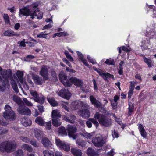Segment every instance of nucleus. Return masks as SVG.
I'll use <instances>...</instances> for the list:
<instances>
[{"label":"nucleus","instance_id":"12","mask_svg":"<svg viewBox=\"0 0 156 156\" xmlns=\"http://www.w3.org/2000/svg\"><path fill=\"white\" fill-rule=\"evenodd\" d=\"M18 112L21 114L25 115H30L31 114L30 109L24 105L19 106L17 109Z\"/></svg>","mask_w":156,"mask_h":156},{"label":"nucleus","instance_id":"27","mask_svg":"<svg viewBox=\"0 0 156 156\" xmlns=\"http://www.w3.org/2000/svg\"><path fill=\"white\" fill-rule=\"evenodd\" d=\"M128 112L127 115L128 116H130L131 115V113L134 111V105L131 102H130L128 104Z\"/></svg>","mask_w":156,"mask_h":156},{"label":"nucleus","instance_id":"38","mask_svg":"<svg viewBox=\"0 0 156 156\" xmlns=\"http://www.w3.org/2000/svg\"><path fill=\"white\" fill-rule=\"evenodd\" d=\"M22 147L24 150H27L29 152H32L33 151L32 147L27 144L23 145L22 146Z\"/></svg>","mask_w":156,"mask_h":156},{"label":"nucleus","instance_id":"18","mask_svg":"<svg viewBox=\"0 0 156 156\" xmlns=\"http://www.w3.org/2000/svg\"><path fill=\"white\" fill-rule=\"evenodd\" d=\"M32 79L34 83L37 85H41L43 83V81H44L43 79L37 75H32Z\"/></svg>","mask_w":156,"mask_h":156},{"label":"nucleus","instance_id":"3","mask_svg":"<svg viewBox=\"0 0 156 156\" xmlns=\"http://www.w3.org/2000/svg\"><path fill=\"white\" fill-rule=\"evenodd\" d=\"M15 146L14 144L7 141H4L0 144V151L2 152H11L14 151Z\"/></svg>","mask_w":156,"mask_h":156},{"label":"nucleus","instance_id":"16","mask_svg":"<svg viewBox=\"0 0 156 156\" xmlns=\"http://www.w3.org/2000/svg\"><path fill=\"white\" fill-rule=\"evenodd\" d=\"M99 75L105 81H108V79H109L110 78L113 80L114 79V77L113 75H111L108 73H104L103 71H101Z\"/></svg>","mask_w":156,"mask_h":156},{"label":"nucleus","instance_id":"8","mask_svg":"<svg viewBox=\"0 0 156 156\" xmlns=\"http://www.w3.org/2000/svg\"><path fill=\"white\" fill-rule=\"evenodd\" d=\"M55 144L61 150L66 151H69L70 150V146L59 139H55Z\"/></svg>","mask_w":156,"mask_h":156},{"label":"nucleus","instance_id":"63","mask_svg":"<svg viewBox=\"0 0 156 156\" xmlns=\"http://www.w3.org/2000/svg\"><path fill=\"white\" fill-rule=\"evenodd\" d=\"M130 86L129 87V89L130 90H134V88L135 86V83H133L131 81L130 82Z\"/></svg>","mask_w":156,"mask_h":156},{"label":"nucleus","instance_id":"20","mask_svg":"<svg viewBox=\"0 0 156 156\" xmlns=\"http://www.w3.org/2000/svg\"><path fill=\"white\" fill-rule=\"evenodd\" d=\"M76 143L80 147L85 148L87 147V142L80 139H77V140Z\"/></svg>","mask_w":156,"mask_h":156},{"label":"nucleus","instance_id":"40","mask_svg":"<svg viewBox=\"0 0 156 156\" xmlns=\"http://www.w3.org/2000/svg\"><path fill=\"white\" fill-rule=\"evenodd\" d=\"M11 85L13 90L16 93H18L19 92V90L16 83L15 82H12Z\"/></svg>","mask_w":156,"mask_h":156},{"label":"nucleus","instance_id":"57","mask_svg":"<svg viewBox=\"0 0 156 156\" xmlns=\"http://www.w3.org/2000/svg\"><path fill=\"white\" fill-rule=\"evenodd\" d=\"M112 136L114 138H118L119 137L118 132L117 131L114 130L112 133Z\"/></svg>","mask_w":156,"mask_h":156},{"label":"nucleus","instance_id":"22","mask_svg":"<svg viewBox=\"0 0 156 156\" xmlns=\"http://www.w3.org/2000/svg\"><path fill=\"white\" fill-rule=\"evenodd\" d=\"M42 143L45 147H50L51 142L47 138H44L42 139Z\"/></svg>","mask_w":156,"mask_h":156},{"label":"nucleus","instance_id":"54","mask_svg":"<svg viewBox=\"0 0 156 156\" xmlns=\"http://www.w3.org/2000/svg\"><path fill=\"white\" fill-rule=\"evenodd\" d=\"M48 34H45L43 33V32H41L39 34H37V38H47V35Z\"/></svg>","mask_w":156,"mask_h":156},{"label":"nucleus","instance_id":"36","mask_svg":"<svg viewBox=\"0 0 156 156\" xmlns=\"http://www.w3.org/2000/svg\"><path fill=\"white\" fill-rule=\"evenodd\" d=\"M82 102L81 101H75L74 103V108L75 110H77L80 108L81 106V104Z\"/></svg>","mask_w":156,"mask_h":156},{"label":"nucleus","instance_id":"41","mask_svg":"<svg viewBox=\"0 0 156 156\" xmlns=\"http://www.w3.org/2000/svg\"><path fill=\"white\" fill-rule=\"evenodd\" d=\"M51 73L53 80L55 81H57L58 80V77L56 72L54 70H52L51 71Z\"/></svg>","mask_w":156,"mask_h":156},{"label":"nucleus","instance_id":"1","mask_svg":"<svg viewBox=\"0 0 156 156\" xmlns=\"http://www.w3.org/2000/svg\"><path fill=\"white\" fill-rule=\"evenodd\" d=\"M94 118L98 120L99 123L105 127H108L111 124V120L106 116L98 112H96L94 116Z\"/></svg>","mask_w":156,"mask_h":156},{"label":"nucleus","instance_id":"52","mask_svg":"<svg viewBox=\"0 0 156 156\" xmlns=\"http://www.w3.org/2000/svg\"><path fill=\"white\" fill-rule=\"evenodd\" d=\"M140 133L141 136L144 138H146L147 136V133L144 129L143 130H141L140 131Z\"/></svg>","mask_w":156,"mask_h":156},{"label":"nucleus","instance_id":"6","mask_svg":"<svg viewBox=\"0 0 156 156\" xmlns=\"http://www.w3.org/2000/svg\"><path fill=\"white\" fill-rule=\"evenodd\" d=\"M62 116L57 110H52L51 114L52 124L55 127H58L61 125L62 123L60 119Z\"/></svg>","mask_w":156,"mask_h":156},{"label":"nucleus","instance_id":"5","mask_svg":"<svg viewBox=\"0 0 156 156\" xmlns=\"http://www.w3.org/2000/svg\"><path fill=\"white\" fill-rule=\"evenodd\" d=\"M19 16L20 15L23 16H24L27 17L28 16H30L32 19H33L34 18V16H36L37 13L36 10H34L33 12L31 11L28 8V6H24L22 8L19 9Z\"/></svg>","mask_w":156,"mask_h":156},{"label":"nucleus","instance_id":"29","mask_svg":"<svg viewBox=\"0 0 156 156\" xmlns=\"http://www.w3.org/2000/svg\"><path fill=\"white\" fill-rule=\"evenodd\" d=\"M66 130H67L64 127L61 126L58 129V132L59 134L62 135H67Z\"/></svg>","mask_w":156,"mask_h":156},{"label":"nucleus","instance_id":"61","mask_svg":"<svg viewBox=\"0 0 156 156\" xmlns=\"http://www.w3.org/2000/svg\"><path fill=\"white\" fill-rule=\"evenodd\" d=\"M93 82L94 84V88L95 90H97L98 89V87L97 85L96 82L94 79L93 80Z\"/></svg>","mask_w":156,"mask_h":156},{"label":"nucleus","instance_id":"10","mask_svg":"<svg viewBox=\"0 0 156 156\" xmlns=\"http://www.w3.org/2000/svg\"><path fill=\"white\" fill-rule=\"evenodd\" d=\"M39 74L42 76L44 81L48 80L49 79L48 70L45 66H42L41 70L39 72Z\"/></svg>","mask_w":156,"mask_h":156},{"label":"nucleus","instance_id":"47","mask_svg":"<svg viewBox=\"0 0 156 156\" xmlns=\"http://www.w3.org/2000/svg\"><path fill=\"white\" fill-rule=\"evenodd\" d=\"M30 94L34 98L35 101L39 97L38 94L36 91L31 92Z\"/></svg>","mask_w":156,"mask_h":156},{"label":"nucleus","instance_id":"55","mask_svg":"<svg viewBox=\"0 0 156 156\" xmlns=\"http://www.w3.org/2000/svg\"><path fill=\"white\" fill-rule=\"evenodd\" d=\"M129 46H128V48L126 47L125 46H122L121 47L122 50L126 52H128L130 51L131 50V48H130L129 47Z\"/></svg>","mask_w":156,"mask_h":156},{"label":"nucleus","instance_id":"53","mask_svg":"<svg viewBox=\"0 0 156 156\" xmlns=\"http://www.w3.org/2000/svg\"><path fill=\"white\" fill-rule=\"evenodd\" d=\"M58 37H60L61 36H67L69 35V34L67 33V32L63 31L58 33Z\"/></svg>","mask_w":156,"mask_h":156},{"label":"nucleus","instance_id":"59","mask_svg":"<svg viewBox=\"0 0 156 156\" xmlns=\"http://www.w3.org/2000/svg\"><path fill=\"white\" fill-rule=\"evenodd\" d=\"M87 58L88 61L92 63L93 64H95L96 61L94 59H93L89 56H87Z\"/></svg>","mask_w":156,"mask_h":156},{"label":"nucleus","instance_id":"7","mask_svg":"<svg viewBox=\"0 0 156 156\" xmlns=\"http://www.w3.org/2000/svg\"><path fill=\"white\" fill-rule=\"evenodd\" d=\"M70 78L63 72H60L59 75L60 81L66 87H68L71 86V84L70 83Z\"/></svg>","mask_w":156,"mask_h":156},{"label":"nucleus","instance_id":"24","mask_svg":"<svg viewBox=\"0 0 156 156\" xmlns=\"http://www.w3.org/2000/svg\"><path fill=\"white\" fill-rule=\"evenodd\" d=\"M16 74L19 79L21 83H23V73L21 71L18 70L16 73Z\"/></svg>","mask_w":156,"mask_h":156},{"label":"nucleus","instance_id":"13","mask_svg":"<svg viewBox=\"0 0 156 156\" xmlns=\"http://www.w3.org/2000/svg\"><path fill=\"white\" fill-rule=\"evenodd\" d=\"M92 142L95 146L98 147H101L104 144L103 138L100 136L93 138L92 140Z\"/></svg>","mask_w":156,"mask_h":156},{"label":"nucleus","instance_id":"2","mask_svg":"<svg viewBox=\"0 0 156 156\" xmlns=\"http://www.w3.org/2000/svg\"><path fill=\"white\" fill-rule=\"evenodd\" d=\"M2 75V77L5 79V80H0L1 82L2 83V86H0L2 87L1 89H0L1 90H5V88L6 85V83H8V79L9 78L10 80L12 79V73L10 69H9V70H5L4 71L3 73H1Z\"/></svg>","mask_w":156,"mask_h":156},{"label":"nucleus","instance_id":"49","mask_svg":"<svg viewBox=\"0 0 156 156\" xmlns=\"http://www.w3.org/2000/svg\"><path fill=\"white\" fill-rule=\"evenodd\" d=\"M17 98L16 99V101L19 105V106L20 105H24V103L23 101L20 98L18 99V97L17 96Z\"/></svg>","mask_w":156,"mask_h":156},{"label":"nucleus","instance_id":"4","mask_svg":"<svg viewBox=\"0 0 156 156\" xmlns=\"http://www.w3.org/2000/svg\"><path fill=\"white\" fill-rule=\"evenodd\" d=\"M5 111L3 114V116L5 119L14 120L16 118V115L11 107L9 105H6L5 107Z\"/></svg>","mask_w":156,"mask_h":156},{"label":"nucleus","instance_id":"14","mask_svg":"<svg viewBox=\"0 0 156 156\" xmlns=\"http://www.w3.org/2000/svg\"><path fill=\"white\" fill-rule=\"evenodd\" d=\"M59 96L62 98L69 100L71 96V93L68 89H62L59 93Z\"/></svg>","mask_w":156,"mask_h":156},{"label":"nucleus","instance_id":"50","mask_svg":"<svg viewBox=\"0 0 156 156\" xmlns=\"http://www.w3.org/2000/svg\"><path fill=\"white\" fill-rule=\"evenodd\" d=\"M23 100L24 103L27 106H31L33 105V104L29 101L26 98H23Z\"/></svg>","mask_w":156,"mask_h":156},{"label":"nucleus","instance_id":"9","mask_svg":"<svg viewBox=\"0 0 156 156\" xmlns=\"http://www.w3.org/2000/svg\"><path fill=\"white\" fill-rule=\"evenodd\" d=\"M66 130L69 136L72 137L74 139H76V138L77 135L74 134L77 130V129L76 127L69 125L67 126Z\"/></svg>","mask_w":156,"mask_h":156},{"label":"nucleus","instance_id":"34","mask_svg":"<svg viewBox=\"0 0 156 156\" xmlns=\"http://www.w3.org/2000/svg\"><path fill=\"white\" fill-rule=\"evenodd\" d=\"M48 101L49 103L52 106H56L58 105V103L54 99L51 98H47Z\"/></svg>","mask_w":156,"mask_h":156},{"label":"nucleus","instance_id":"60","mask_svg":"<svg viewBox=\"0 0 156 156\" xmlns=\"http://www.w3.org/2000/svg\"><path fill=\"white\" fill-rule=\"evenodd\" d=\"M46 128L48 130H50L51 126V122L50 121L46 122Z\"/></svg>","mask_w":156,"mask_h":156},{"label":"nucleus","instance_id":"26","mask_svg":"<svg viewBox=\"0 0 156 156\" xmlns=\"http://www.w3.org/2000/svg\"><path fill=\"white\" fill-rule=\"evenodd\" d=\"M35 122L36 123L41 126H44L45 124L44 121L41 116L37 117L35 120Z\"/></svg>","mask_w":156,"mask_h":156},{"label":"nucleus","instance_id":"15","mask_svg":"<svg viewBox=\"0 0 156 156\" xmlns=\"http://www.w3.org/2000/svg\"><path fill=\"white\" fill-rule=\"evenodd\" d=\"M70 83L71 85L74 84L77 87H81L83 85V81L80 79H78L75 77H71Z\"/></svg>","mask_w":156,"mask_h":156},{"label":"nucleus","instance_id":"44","mask_svg":"<svg viewBox=\"0 0 156 156\" xmlns=\"http://www.w3.org/2000/svg\"><path fill=\"white\" fill-rule=\"evenodd\" d=\"M20 138L22 141L26 143H29L30 140V139L27 137L21 136Z\"/></svg>","mask_w":156,"mask_h":156},{"label":"nucleus","instance_id":"58","mask_svg":"<svg viewBox=\"0 0 156 156\" xmlns=\"http://www.w3.org/2000/svg\"><path fill=\"white\" fill-rule=\"evenodd\" d=\"M117 102H113L112 101L111 102V105L113 109H115L117 108Z\"/></svg>","mask_w":156,"mask_h":156},{"label":"nucleus","instance_id":"35","mask_svg":"<svg viewBox=\"0 0 156 156\" xmlns=\"http://www.w3.org/2000/svg\"><path fill=\"white\" fill-rule=\"evenodd\" d=\"M97 119L94 118H90L88 119V120L90 121L97 128L98 127L99 124L97 121L96 120Z\"/></svg>","mask_w":156,"mask_h":156},{"label":"nucleus","instance_id":"43","mask_svg":"<svg viewBox=\"0 0 156 156\" xmlns=\"http://www.w3.org/2000/svg\"><path fill=\"white\" fill-rule=\"evenodd\" d=\"M32 124L31 120L29 118L25 119L23 122V125L25 126H28Z\"/></svg>","mask_w":156,"mask_h":156},{"label":"nucleus","instance_id":"17","mask_svg":"<svg viewBox=\"0 0 156 156\" xmlns=\"http://www.w3.org/2000/svg\"><path fill=\"white\" fill-rule=\"evenodd\" d=\"M90 99L91 104L96 108L100 107L102 104L101 102L98 100H96L95 98L92 95L90 96Z\"/></svg>","mask_w":156,"mask_h":156},{"label":"nucleus","instance_id":"30","mask_svg":"<svg viewBox=\"0 0 156 156\" xmlns=\"http://www.w3.org/2000/svg\"><path fill=\"white\" fill-rule=\"evenodd\" d=\"M45 99V98L42 95V96L39 97L35 101L42 105L44 103Z\"/></svg>","mask_w":156,"mask_h":156},{"label":"nucleus","instance_id":"45","mask_svg":"<svg viewBox=\"0 0 156 156\" xmlns=\"http://www.w3.org/2000/svg\"><path fill=\"white\" fill-rule=\"evenodd\" d=\"M35 58V57L32 55H27L26 57H24V60L25 61L27 62H30V59H32Z\"/></svg>","mask_w":156,"mask_h":156},{"label":"nucleus","instance_id":"33","mask_svg":"<svg viewBox=\"0 0 156 156\" xmlns=\"http://www.w3.org/2000/svg\"><path fill=\"white\" fill-rule=\"evenodd\" d=\"M43 153L44 156H55L54 152L52 151L45 150Z\"/></svg>","mask_w":156,"mask_h":156},{"label":"nucleus","instance_id":"32","mask_svg":"<svg viewBox=\"0 0 156 156\" xmlns=\"http://www.w3.org/2000/svg\"><path fill=\"white\" fill-rule=\"evenodd\" d=\"M3 18L4 20L5 24H10V23L9 17L7 14L4 13L3 15Z\"/></svg>","mask_w":156,"mask_h":156},{"label":"nucleus","instance_id":"42","mask_svg":"<svg viewBox=\"0 0 156 156\" xmlns=\"http://www.w3.org/2000/svg\"><path fill=\"white\" fill-rule=\"evenodd\" d=\"M64 53L66 58L71 62L73 61V58L71 57V55L69 52L67 50H66L64 52Z\"/></svg>","mask_w":156,"mask_h":156},{"label":"nucleus","instance_id":"19","mask_svg":"<svg viewBox=\"0 0 156 156\" xmlns=\"http://www.w3.org/2000/svg\"><path fill=\"white\" fill-rule=\"evenodd\" d=\"M145 35L147 37L150 36L149 38V40L155 38L156 40V31L153 29L150 30L149 31L147 32L145 34Z\"/></svg>","mask_w":156,"mask_h":156},{"label":"nucleus","instance_id":"62","mask_svg":"<svg viewBox=\"0 0 156 156\" xmlns=\"http://www.w3.org/2000/svg\"><path fill=\"white\" fill-rule=\"evenodd\" d=\"M80 60L85 66H89L88 63L87 62V60L84 58V57L83 58H81V59Z\"/></svg>","mask_w":156,"mask_h":156},{"label":"nucleus","instance_id":"39","mask_svg":"<svg viewBox=\"0 0 156 156\" xmlns=\"http://www.w3.org/2000/svg\"><path fill=\"white\" fill-rule=\"evenodd\" d=\"M105 63L108 65H113L115 64L114 60L113 59H112L111 58L107 59L106 61L105 62Z\"/></svg>","mask_w":156,"mask_h":156},{"label":"nucleus","instance_id":"31","mask_svg":"<svg viewBox=\"0 0 156 156\" xmlns=\"http://www.w3.org/2000/svg\"><path fill=\"white\" fill-rule=\"evenodd\" d=\"M87 153L88 156H94L96 154V152L94 151V150L90 147L88 148L87 150Z\"/></svg>","mask_w":156,"mask_h":156},{"label":"nucleus","instance_id":"25","mask_svg":"<svg viewBox=\"0 0 156 156\" xmlns=\"http://www.w3.org/2000/svg\"><path fill=\"white\" fill-rule=\"evenodd\" d=\"M81 115L83 117L88 118L90 116V112L87 109H83L81 111Z\"/></svg>","mask_w":156,"mask_h":156},{"label":"nucleus","instance_id":"11","mask_svg":"<svg viewBox=\"0 0 156 156\" xmlns=\"http://www.w3.org/2000/svg\"><path fill=\"white\" fill-rule=\"evenodd\" d=\"M63 120L67 122L74 123L76 119V117L72 113H66V115H63L62 116Z\"/></svg>","mask_w":156,"mask_h":156},{"label":"nucleus","instance_id":"37","mask_svg":"<svg viewBox=\"0 0 156 156\" xmlns=\"http://www.w3.org/2000/svg\"><path fill=\"white\" fill-rule=\"evenodd\" d=\"M34 133L35 137L38 139L41 138V135L40 133V130L37 129H35L34 130Z\"/></svg>","mask_w":156,"mask_h":156},{"label":"nucleus","instance_id":"56","mask_svg":"<svg viewBox=\"0 0 156 156\" xmlns=\"http://www.w3.org/2000/svg\"><path fill=\"white\" fill-rule=\"evenodd\" d=\"M63 61L65 63H66L68 66L70 67H72V65L69 61L67 60L66 58H62Z\"/></svg>","mask_w":156,"mask_h":156},{"label":"nucleus","instance_id":"28","mask_svg":"<svg viewBox=\"0 0 156 156\" xmlns=\"http://www.w3.org/2000/svg\"><path fill=\"white\" fill-rule=\"evenodd\" d=\"M144 62L146 63L149 68H151L153 66L152 61L151 59L149 58L144 57Z\"/></svg>","mask_w":156,"mask_h":156},{"label":"nucleus","instance_id":"51","mask_svg":"<svg viewBox=\"0 0 156 156\" xmlns=\"http://www.w3.org/2000/svg\"><path fill=\"white\" fill-rule=\"evenodd\" d=\"M140 133L141 136L144 138H146L147 136V133L144 129L143 130H141L140 131Z\"/></svg>","mask_w":156,"mask_h":156},{"label":"nucleus","instance_id":"48","mask_svg":"<svg viewBox=\"0 0 156 156\" xmlns=\"http://www.w3.org/2000/svg\"><path fill=\"white\" fill-rule=\"evenodd\" d=\"M29 143L35 147H39V144L37 143L36 140H30Z\"/></svg>","mask_w":156,"mask_h":156},{"label":"nucleus","instance_id":"46","mask_svg":"<svg viewBox=\"0 0 156 156\" xmlns=\"http://www.w3.org/2000/svg\"><path fill=\"white\" fill-rule=\"evenodd\" d=\"M15 156H23V152L21 149H19L15 152Z\"/></svg>","mask_w":156,"mask_h":156},{"label":"nucleus","instance_id":"21","mask_svg":"<svg viewBox=\"0 0 156 156\" xmlns=\"http://www.w3.org/2000/svg\"><path fill=\"white\" fill-rule=\"evenodd\" d=\"M71 151L74 156H81L82 154L81 150L79 149L72 148Z\"/></svg>","mask_w":156,"mask_h":156},{"label":"nucleus","instance_id":"23","mask_svg":"<svg viewBox=\"0 0 156 156\" xmlns=\"http://www.w3.org/2000/svg\"><path fill=\"white\" fill-rule=\"evenodd\" d=\"M3 34L5 36L12 37L18 35L16 33H15L12 30L10 31L7 30L5 31L4 33Z\"/></svg>","mask_w":156,"mask_h":156},{"label":"nucleus","instance_id":"64","mask_svg":"<svg viewBox=\"0 0 156 156\" xmlns=\"http://www.w3.org/2000/svg\"><path fill=\"white\" fill-rule=\"evenodd\" d=\"M133 90H134L129 89L128 92V98H131L133 94Z\"/></svg>","mask_w":156,"mask_h":156}]
</instances>
